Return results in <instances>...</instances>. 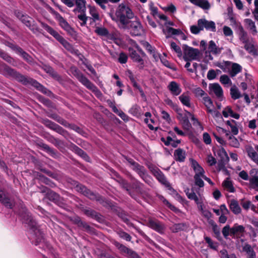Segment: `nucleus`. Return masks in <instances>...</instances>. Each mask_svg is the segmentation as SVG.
<instances>
[{
  "label": "nucleus",
  "instance_id": "1",
  "mask_svg": "<svg viewBox=\"0 0 258 258\" xmlns=\"http://www.w3.org/2000/svg\"><path fill=\"white\" fill-rule=\"evenodd\" d=\"M133 17L134 14L131 9L127 6L121 4L117 8L115 16H112V19L125 26L128 23V20Z\"/></svg>",
  "mask_w": 258,
  "mask_h": 258
},
{
  "label": "nucleus",
  "instance_id": "2",
  "mask_svg": "<svg viewBox=\"0 0 258 258\" xmlns=\"http://www.w3.org/2000/svg\"><path fill=\"white\" fill-rule=\"evenodd\" d=\"M23 217L24 218L25 222L26 223L28 224L32 230L31 239L32 242L35 241V244H38L41 241L43 238L41 232L37 228L36 222L34 220L33 218L29 213H25Z\"/></svg>",
  "mask_w": 258,
  "mask_h": 258
},
{
  "label": "nucleus",
  "instance_id": "3",
  "mask_svg": "<svg viewBox=\"0 0 258 258\" xmlns=\"http://www.w3.org/2000/svg\"><path fill=\"white\" fill-rule=\"evenodd\" d=\"M186 195L189 199L194 200L199 210L203 216L207 219H209L211 217V213L205 209L204 204L205 198L203 196L200 194L197 196L194 191H189V189L186 192Z\"/></svg>",
  "mask_w": 258,
  "mask_h": 258
},
{
  "label": "nucleus",
  "instance_id": "4",
  "mask_svg": "<svg viewBox=\"0 0 258 258\" xmlns=\"http://www.w3.org/2000/svg\"><path fill=\"white\" fill-rule=\"evenodd\" d=\"M190 162L191 167L194 169L195 175L194 176V179L196 185L199 187H203L204 183L203 180L205 176V171L203 167L195 160L190 159Z\"/></svg>",
  "mask_w": 258,
  "mask_h": 258
},
{
  "label": "nucleus",
  "instance_id": "5",
  "mask_svg": "<svg viewBox=\"0 0 258 258\" xmlns=\"http://www.w3.org/2000/svg\"><path fill=\"white\" fill-rule=\"evenodd\" d=\"M222 233L225 238L229 236L234 238H239L242 235V226L235 224L231 228L229 225H227L223 228Z\"/></svg>",
  "mask_w": 258,
  "mask_h": 258
},
{
  "label": "nucleus",
  "instance_id": "6",
  "mask_svg": "<svg viewBox=\"0 0 258 258\" xmlns=\"http://www.w3.org/2000/svg\"><path fill=\"white\" fill-rule=\"evenodd\" d=\"M214 151L215 155L220 158L217 164V169L219 171L223 170L227 173V171L225 168V165L228 162L229 158L225 150L221 147L217 150H214Z\"/></svg>",
  "mask_w": 258,
  "mask_h": 258
},
{
  "label": "nucleus",
  "instance_id": "7",
  "mask_svg": "<svg viewBox=\"0 0 258 258\" xmlns=\"http://www.w3.org/2000/svg\"><path fill=\"white\" fill-rule=\"evenodd\" d=\"M183 58L185 61L198 60L200 58L201 53L200 51L196 48L183 45Z\"/></svg>",
  "mask_w": 258,
  "mask_h": 258
},
{
  "label": "nucleus",
  "instance_id": "8",
  "mask_svg": "<svg viewBox=\"0 0 258 258\" xmlns=\"http://www.w3.org/2000/svg\"><path fill=\"white\" fill-rule=\"evenodd\" d=\"M44 28L56 40H57L66 49L69 50H71L72 46L70 44L56 31L47 25L44 26Z\"/></svg>",
  "mask_w": 258,
  "mask_h": 258
},
{
  "label": "nucleus",
  "instance_id": "9",
  "mask_svg": "<svg viewBox=\"0 0 258 258\" xmlns=\"http://www.w3.org/2000/svg\"><path fill=\"white\" fill-rule=\"evenodd\" d=\"M221 51V49L218 47L216 43L213 40H211L209 43L208 50L205 52L206 59L207 61L212 60L213 57L211 56L210 53L213 54H218Z\"/></svg>",
  "mask_w": 258,
  "mask_h": 258
},
{
  "label": "nucleus",
  "instance_id": "10",
  "mask_svg": "<svg viewBox=\"0 0 258 258\" xmlns=\"http://www.w3.org/2000/svg\"><path fill=\"white\" fill-rule=\"evenodd\" d=\"M209 94L215 95L217 98L222 100L223 98V92L221 87L217 83L210 84L209 86Z\"/></svg>",
  "mask_w": 258,
  "mask_h": 258
},
{
  "label": "nucleus",
  "instance_id": "11",
  "mask_svg": "<svg viewBox=\"0 0 258 258\" xmlns=\"http://www.w3.org/2000/svg\"><path fill=\"white\" fill-rule=\"evenodd\" d=\"M130 30L131 33L135 35H141L144 33V29L140 23L138 21H130Z\"/></svg>",
  "mask_w": 258,
  "mask_h": 258
},
{
  "label": "nucleus",
  "instance_id": "12",
  "mask_svg": "<svg viewBox=\"0 0 258 258\" xmlns=\"http://www.w3.org/2000/svg\"><path fill=\"white\" fill-rule=\"evenodd\" d=\"M243 42L244 43V49L248 53L253 56L257 55V48L255 42L252 38L248 39Z\"/></svg>",
  "mask_w": 258,
  "mask_h": 258
},
{
  "label": "nucleus",
  "instance_id": "13",
  "mask_svg": "<svg viewBox=\"0 0 258 258\" xmlns=\"http://www.w3.org/2000/svg\"><path fill=\"white\" fill-rule=\"evenodd\" d=\"M203 103L205 105L207 111L208 113H210L213 116H217L218 114V112L214 109V107L212 101L210 98L208 96H204L202 98Z\"/></svg>",
  "mask_w": 258,
  "mask_h": 258
},
{
  "label": "nucleus",
  "instance_id": "14",
  "mask_svg": "<svg viewBox=\"0 0 258 258\" xmlns=\"http://www.w3.org/2000/svg\"><path fill=\"white\" fill-rule=\"evenodd\" d=\"M128 50L131 58L134 61L139 63V67L140 68H143L144 67V61L142 57L145 56V54L144 55H142L141 53L139 54L135 50L131 47L128 48Z\"/></svg>",
  "mask_w": 258,
  "mask_h": 258
},
{
  "label": "nucleus",
  "instance_id": "15",
  "mask_svg": "<svg viewBox=\"0 0 258 258\" xmlns=\"http://www.w3.org/2000/svg\"><path fill=\"white\" fill-rule=\"evenodd\" d=\"M149 168L161 183L165 184V185H168V183L167 182L165 176L158 168L153 165H150Z\"/></svg>",
  "mask_w": 258,
  "mask_h": 258
},
{
  "label": "nucleus",
  "instance_id": "16",
  "mask_svg": "<svg viewBox=\"0 0 258 258\" xmlns=\"http://www.w3.org/2000/svg\"><path fill=\"white\" fill-rule=\"evenodd\" d=\"M198 25L201 30L204 28L212 31H215L216 30L215 23L213 21H207L205 19L199 20Z\"/></svg>",
  "mask_w": 258,
  "mask_h": 258
},
{
  "label": "nucleus",
  "instance_id": "17",
  "mask_svg": "<svg viewBox=\"0 0 258 258\" xmlns=\"http://www.w3.org/2000/svg\"><path fill=\"white\" fill-rule=\"evenodd\" d=\"M182 104L188 108H193L194 106L191 101V97L188 92L182 93L178 97Z\"/></svg>",
  "mask_w": 258,
  "mask_h": 258
},
{
  "label": "nucleus",
  "instance_id": "18",
  "mask_svg": "<svg viewBox=\"0 0 258 258\" xmlns=\"http://www.w3.org/2000/svg\"><path fill=\"white\" fill-rule=\"evenodd\" d=\"M79 80L84 85L94 92L97 96H99L101 94L100 91H98L97 88L86 77L84 76H80Z\"/></svg>",
  "mask_w": 258,
  "mask_h": 258
},
{
  "label": "nucleus",
  "instance_id": "19",
  "mask_svg": "<svg viewBox=\"0 0 258 258\" xmlns=\"http://www.w3.org/2000/svg\"><path fill=\"white\" fill-rule=\"evenodd\" d=\"M56 18L60 27L70 34L73 35L74 31L68 23L59 14L56 15Z\"/></svg>",
  "mask_w": 258,
  "mask_h": 258
},
{
  "label": "nucleus",
  "instance_id": "20",
  "mask_svg": "<svg viewBox=\"0 0 258 258\" xmlns=\"http://www.w3.org/2000/svg\"><path fill=\"white\" fill-rule=\"evenodd\" d=\"M222 114L225 117L230 116L235 119H238L240 117V113L237 111H234L230 106L225 107L223 110Z\"/></svg>",
  "mask_w": 258,
  "mask_h": 258
},
{
  "label": "nucleus",
  "instance_id": "21",
  "mask_svg": "<svg viewBox=\"0 0 258 258\" xmlns=\"http://www.w3.org/2000/svg\"><path fill=\"white\" fill-rule=\"evenodd\" d=\"M168 89L171 92V94L175 96H177L181 92V89L179 84L174 81L171 82L168 86Z\"/></svg>",
  "mask_w": 258,
  "mask_h": 258
},
{
  "label": "nucleus",
  "instance_id": "22",
  "mask_svg": "<svg viewBox=\"0 0 258 258\" xmlns=\"http://www.w3.org/2000/svg\"><path fill=\"white\" fill-rule=\"evenodd\" d=\"M244 22L245 27L250 31L252 35H256L257 32L254 22L249 19H245Z\"/></svg>",
  "mask_w": 258,
  "mask_h": 258
},
{
  "label": "nucleus",
  "instance_id": "23",
  "mask_svg": "<svg viewBox=\"0 0 258 258\" xmlns=\"http://www.w3.org/2000/svg\"><path fill=\"white\" fill-rule=\"evenodd\" d=\"M243 251L245 252L246 258H256V254L253 248L248 244H245L243 246Z\"/></svg>",
  "mask_w": 258,
  "mask_h": 258
},
{
  "label": "nucleus",
  "instance_id": "24",
  "mask_svg": "<svg viewBox=\"0 0 258 258\" xmlns=\"http://www.w3.org/2000/svg\"><path fill=\"white\" fill-rule=\"evenodd\" d=\"M177 118L179 120L180 122L183 121V120H186L189 118V117H191L192 114L187 111H182L181 109H177Z\"/></svg>",
  "mask_w": 258,
  "mask_h": 258
},
{
  "label": "nucleus",
  "instance_id": "25",
  "mask_svg": "<svg viewBox=\"0 0 258 258\" xmlns=\"http://www.w3.org/2000/svg\"><path fill=\"white\" fill-rule=\"evenodd\" d=\"M190 3L195 5L199 6L204 10H209L210 8V4L207 0H189Z\"/></svg>",
  "mask_w": 258,
  "mask_h": 258
},
{
  "label": "nucleus",
  "instance_id": "26",
  "mask_svg": "<svg viewBox=\"0 0 258 258\" xmlns=\"http://www.w3.org/2000/svg\"><path fill=\"white\" fill-rule=\"evenodd\" d=\"M0 201L7 207L12 208L13 207V203L6 196L5 192L0 189Z\"/></svg>",
  "mask_w": 258,
  "mask_h": 258
},
{
  "label": "nucleus",
  "instance_id": "27",
  "mask_svg": "<svg viewBox=\"0 0 258 258\" xmlns=\"http://www.w3.org/2000/svg\"><path fill=\"white\" fill-rule=\"evenodd\" d=\"M89 12L92 17V19L94 22H96L100 20L98 11L95 6H89Z\"/></svg>",
  "mask_w": 258,
  "mask_h": 258
},
{
  "label": "nucleus",
  "instance_id": "28",
  "mask_svg": "<svg viewBox=\"0 0 258 258\" xmlns=\"http://www.w3.org/2000/svg\"><path fill=\"white\" fill-rule=\"evenodd\" d=\"M161 140L162 142H163L165 144V145H171L173 147H176L178 146V145L180 143V140H175L169 136L167 137L166 138L162 137L161 139Z\"/></svg>",
  "mask_w": 258,
  "mask_h": 258
},
{
  "label": "nucleus",
  "instance_id": "29",
  "mask_svg": "<svg viewBox=\"0 0 258 258\" xmlns=\"http://www.w3.org/2000/svg\"><path fill=\"white\" fill-rule=\"evenodd\" d=\"M161 140L162 142H163L165 144V145H171L173 147H176L178 146V145L180 143V140H175L169 136L167 137L166 138L162 137L161 139Z\"/></svg>",
  "mask_w": 258,
  "mask_h": 258
},
{
  "label": "nucleus",
  "instance_id": "30",
  "mask_svg": "<svg viewBox=\"0 0 258 258\" xmlns=\"http://www.w3.org/2000/svg\"><path fill=\"white\" fill-rule=\"evenodd\" d=\"M163 33L166 35L167 37L172 35H178L181 32L180 29H176L171 27H166L163 29Z\"/></svg>",
  "mask_w": 258,
  "mask_h": 258
},
{
  "label": "nucleus",
  "instance_id": "31",
  "mask_svg": "<svg viewBox=\"0 0 258 258\" xmlns=\"http://www.w3.org/2000/svg\"><path fill=\"white\" fill-rule=\"evenodd\" d=\"M127 160L133 169L138 172L139 174L144 173V169L143 167L136 163L132 159H128Z\"/></svg>",
  "mask_w": 258,
  "mask_h": 258
},
{
  "label": "nucleus",
  "instance_id": "32",
  "mask_svg": "<svg viewBox=\"0 0 258 258\" xmlns=\"http://www.w3.org/2000/svg\"><path fill=\"white\" fill-rule=\"evenodd\" d=\"M245 82L243 83V90H245L248 87H253L254 84V81L251 75L246 73L245 74Z\"/></svg>",
  "mask_w": 258,
  "mask_h": 258
},
{
  "label": "nucleus",
  "instance_id": "33",
  "mask_svg": "<svg viewBox=\"0 0 258 258\" xmlns=\"http://www.w3.org/2000/svg\"><path fill=\"white\" fill-rule=\"evenodd\" d=\"M222 186L227 191L230 192H234V187H233L232 182L231 180H230L229 178H227L223 182Z\"/></svg>",
  "mask_w": 258,
  "mask_h": 258
},
{
  "label": "nucleus",
  "instance_id": "34",
  "mask_svg": "<svg viewBox=\"0 0 258 258\" xmlns=\"http://www.w3.org/2000/svg\"><path fill=\"white\" fill-rule=\"evenodd\" d=\"M174 156L176 160L182 162L185 159V153L183 150L181 149H177L175 151Z\"/></svg>",
  "mask_w": 258,
  "mask_h": 258
},
{
  "label": "nucleus",
  "instance_id": "35",
  "mask_svg": "<svg viewBox=\"0 0 258 258\" xmlns=\"http://www.w3.org/2000/svg\"><path fill=\"white\" fill-rule=\"evenodd\" d=\"M77 188L78 190L80 191L81 192H82L83 194L88 197L90 199H94L95 197L93 193L91 192L90 191L88 190L85 186L82 185H77Z\"/></svg>",
  "mask_w": 258,
  "mask_h": 258
},
{
  "label": "nucleus",
  "instance_id": "36",
  "mask_svg": "<svg viewBox=\"0 0 258 258\" xmlns=\"http://www.w3.org/2000/svg\"><path fill=\"white\" fill-rule=\"evenodd\" d=\"M231 210L235 214H238L240 212V208L236 201L232 200L229 204Z\"/></svg>",
  "mask_w": 258,
  "mask_h": 258
},
{
  "label": "nucleus",
  "instance_id": "37",
  "mask_svg": "<svg viewBox=\"0 0 258 258\" xmlns=\"http://www.w3.org/2000/svg\"><path fill=\"white\" fill-rule=\"evenodd\" d=\"M110 107L112 108L113 111L116 113L118 116H119L122 118V119L125 121H128V117L124 112H123L121 110H118L113 104H111Z\"/></svg>",
  "mask_w": 258,
  "mask_h": 258
},
{
  "label": "nucleus",
  "instance_id": "38",
  "mask_svg": "<svg viewBox=\"0 0 258 258\" xmlns=\"http://www.w3.org/2000/svg\"><path fill=\"white\" fill-rule=\"evenodd\" d=\"M230 71L228 72L232 76H234L240 71V66L237 63L230 62Z\"/></svg>",
  "mask_w": 258,
  "mask_h": 258
},
{
  "label": "nucleus",
  "instance_id": "39",
  "mask_svg": "<svg viewBox=\"0 0 258 258\" xmlns=\"http://www.w3.org/2000/svg\"><path fill=\"white\" fill-rule=\"evenodd\" d=\"M145 118L144 119V122L148 125V127L151 130H153L155 128L152 123L154 124V121L151 118V114L150 112H146L145 114Z\"/></svg>",
  "mask_w": 258,
  "mask_h": 258
},
{
  "label": "nucleus",
  "instance_id": "40",
  "mask_svg": "<svg viewBox=\"0 0 258 258\" xmlns=\"http://www.w3.org/2000/svg\"><path fill=\"white\" fill-rule=\"evenodd\" d=\"M226 124L230 127L231 132L233 135H237L238 134V130L235 121L233 120H228L226 122Z\"/></svg>",
  "mask_w": 258,
  "mask_h": 258
},
{
  "label": "nucleus",
  "instance_id": "41",
  "mask_svg": "<svg viewBox=\"0 0 258 258\" xmlns=\"http://www.w3.org/2000/svg\"><path fill=\"white\" fill-rule=\"evenodd\" d=\"M126 75L129 78L131 81L133 83V85L134 87L136 88L137 89H139L141 93H142V90L140 88V86L138 85V84L136 82L135 78L134 77V75L132 73V72L128 70L126 72Z\"/></svg>",
  "mask_w": 258,
  "mask_h": 258
},
{
  "label": "nucleus",
  "instance_id": "42",
  "mask_svg": "<svg viewBox=\"0 0 258 258\" xmlns=\"http://www.w3.org/2000/svg\"><path fill=\"white\" fill-rule=\"evenodd\" d=\"M148 225L149 227L158 232H161L162 230V226L159 223L156 221L150 220Z\"/></svg>",
  "mask_w": 258,
  "mask_h": 258
},
{
  "label": "nucleus",
  "instance_id": "43",
  "mask_svg": "<svg viewBox=\"0 0 258 258\" xmlns=\"http://www.w3.org/2000/svg\"><path fill=\"white\" fill-rule=\"evenodd\" d=\"M170 47L172 51H174L178 57L182 56V51L180 47L175 42H172L170 43Z\"/></svg>",
  "mask_w": 258,
  "mask_h": 258
},
{
  "label": "nucleus",
  "instance_id": "44",
  "mask_svg": "<svg viewBox=\"0 0 258 258\" xmlns=\"http://www.w3.org/2000/svg\"><path fill=\"white\" fill-rule=\"evenodd\" d=\"M95 32L99 35L106 36L108 34V30L104 27H96Z\"/></svg>",
  "mask_w": 258,
  "mask_h": 258
},
{
  "label": "nucleus",
  "instance_id": "45",
  "mask_svg": "<svg viewBox=\"0 0 258 258\" xmlns=\"http://www.w3.org/2000/svg\"><path fill=\"white\" fill-rule=\"evenodd\" d=\"M206 163L210 166H213L215 165L217 163L216 158L213 157L211 154H208L206 158Z\"/></svg>",
  "mask_w": 258,
  "mask_h": 258
},
{
  "label": "nucleus",
  "instance_id": "46",
  "mask_svg": "<svg viewBox=\"0 0 258 258\" xmlns=\"http://www.w3.org/2000/svg\"><path fill=\"white\" fill-rule=\"evenodd\" d=\"M230 61H224L220 63L218 66L224 72L228 73L230 71Z\"/></svg>",
  "mask_w": 258,
  "mask_h": 258
},
{
  "label": "nucleus",
  "instance_id": "47",
  "mask_svg": "<svg viewBox=\"0 0 258 258\" xmlns=\"http://www.w3.org/2000/svg\"><path fill=\"white\" fill-rule=\"evenodd\" d=\"M249 180L250 186L258 191V177H250Z\"/></svg>",
  "mask_w": 258,
  "mask_h": 258
},
{
  "label": "nucleus",
  "instance_id": "48",
  "mask_svg": "<svg viewBox=\"0 0 258 258\" xmlns=\"http://www.w3.org/2000/svg\"><path fill=\"white\" fill-rule=\"evenodd\" d=\"M31 83L32 85L34 87H36L38 90H40V91L42 92L45 94L47 93V90L37 81L34 80H32Z\"/></svg>",
  "mask_w": 258,
  "mask_h": 258
},
{
  "label": "nucleus",
  "instance_id": "49",
  "mask_svg": "<svg viewBox=\"0 0 258 258\" xmlns=\"http://www.w3.org/2000/svg\"><path fill=\"white\" fill-rule=\"evenodd\" d=\"M228 143L230 146L234 147H238L239 145V143L237 139L232 136H229Z\"/></svg>",
  "mask_w": 258,
  "mask_h": 258
},
{
  "label": "nucleus",
  "instance_id": "50",
  "mask_svg": "<svg viewBox=\"0 0 258 258\" xmlns=\"http://www.w3.org/2000/svg\"><path fill=\"white\" fill-rule=\"evenodd\" d=\"M75 3L80 11H83L85 9L86 1L85 0H75Z\"/></svg>",
  "mask_w": 258,
  "mask_h": 258
},
{
  "label": "nucleus",
  "instance_id": "51",
  "mask_svg": "<svg viewBox=\"0 0 258 258\" xmlns=\"http://www.w3.org/2000/svg\"><path fill=\"white\" fill-rule=\"evenodd\" d=\"M130 45H131L129 48H132L133 49L136 48L142 55L145 54V53L142 51V50L140 48V47L138 45L135 41L134 40H131L129 41Z\"/></svg>",
  "mask_w": 258,
  "mask_h": 258
},
{
  "label": "nucleus",
  "instance_id": "52",
  "mask_svg": "<svg viewBox=\"0 0 258 258\" xmlns=\"http://www.w3.org/2000/svg\"><path fill=\"white\" fill-rule=\"evenodd\" d=\"M21 21L27 26L30 27L32 19L26 15H22L20 18Z\"/></svg>",
  "mask_w": 258,
  "mask_h": 258
},
{
  "label": "nucleus",
  "instance_id": "53",
  "mask_svg": "<svg viewBox=\"0 0 258 258\" xmlns=\"http://www.w3.org/2000/svg\"><path fill=\"white\" fill-rule=\"evenodd\" d=\"M230 94L232 98L236 99L240 97V93L236 87H233L230 89Z\"/></svg>",
  "mask_w": 258,
  "mask_h": 258
},
{
  "label": "nucleus",
  "instance_id": "54",
  "mask_svg": "<svg viewBox=\"0 0 258 258\" xmlns=\"http://www.w3.org/2000/svg\"><path fill=\"white\" fill-rule=\"evenodd\" d=\"M205 241L207 243H208L209 246L214 249H216L218 247V244L216 242H213L210 237H205Z\"/></svg>",
  "mask_w": 258,
  "mask_h": 258
},
{
  "label": "nucleus",
  "instance_id": "55",
  "mask_svg": "<svg viewBox=\"0 0 258 258\" xmlns=\"http://www.w3.org/2000/svg\"><path fill=\"white\" fill-rule=\"evenodd\" d=\"M149 8L151 10V13L153 16V17L155 18H157V15H158V9L157 7L154 6V4L152 3H150L149 4Z\"/></svg>",
  "mask_w": 258,
  "mask_h": 258
},
{
  "label": "nucleus",
  "instance_id": "56",
  "mask_svg": "<svg viewBox=\"0 0 258 258\" xmlns=\"http://www.w3.org/2000/svg\"><path fill=\"white\" fill-rule=\"evenodd\" d=\"M79 20V22L82 26H85L86 24V21L88 17L84 14H81L78 16Z\"/></svg>",
  "mask_w": 258,
  "mask_h": 258
},
{
  "label": "nucleus",
  "instance_id": "57",
  "mask_svg": "<svg viewBox=\"0 0 258 258\" xmlns=\"http://www.w3.org/2000/svg\"><path fill=\"white\" fill-rule=\"evenodd\" d=\"M243 208L246 210L251 209L252 210L255 211L256 209V207L252 204L250 201H245L243 202Z\"/></svg>",
  "mask_w": 258,
  "mask_h": 258
},
{
  "label": "nucleus",
  "instance_id": "58",
  "mask_svg": "<svg viewBox=\"0 0 258 258\" xmlns=\"http://www.w3.org/2000/svg\"><path fill=\"white\" fill-rule=\"evenodd\" d=\"M182 125L183 128L186 131H189L191 128V124L189 121V119L183 120V121L180 122Z\"/></svg>",
  "mask_w": 258,
  "mask_h": 258
},
{
  "label": "nucleus",
  "instance_id": "59",
  "mask_svg": "<svg viewBox=\"0 0 258 258\" xmlns=\"http://www.w3.org/2000/svg\"><path fill=\"white\" fill-rule=\"evenodd\" d=\"M195 94L197 97H202L204 98V96H207V95L206 93L200 88H197L195 90Z\"/></svg>",
  "mask_w": 258,
  "mask_h": 258
},
{
  "label": "nucleus",
  "instance_id": "60",
  "mask_svg": "<svg viewBox=\"0 0 258 258\" xmlns=\"http://www.w3.org/2000/svg\"><path fill=\"white\" fill-rule=\"evenodd\" d=\"M220 256L221 258H236L234 254H228L225 249H223L220 251Z\"/></svg>",
  "mask_w": 258,
  "mask_h": 258
},
{
  "label": "nucleus",
  "instance_id": "61",
  "mask_svg": "<svg viewBox=\"0 0 258 258\" xmlns=\"http://www.w3.org/2000/svg\"><path fill=\"white\" fill-rule=\"evenodd\" d=\"M127 56L123 52H121L119 55L118 61L121 63H125L127 60Z\"/></svg>",
  "mask_w": 258,
  "mask_h": 258
},
{
  "label": "nucleus",
  "instance_id": "62",
  "mask_svg": "<svg viewBox=\"0 0 258 258\" xmlns=\"http://www.w3.org/2000/svg\"><path fill=\"white\" fill-rule=\"evenodd\" d=\"M164 56H161L160 58V60L162 64L166 67L167 68L172 69V64L166 59L165 58V54L164 53Z\"/></svg>",
  "mask_w": 258,
  "mask_h": 258
},
{
  "label": "nucleus",
  "instance_id": "63",
  "mask_svg": "<svg viewBox=\"0 0 258 258\" xmlns=\"http://www.w3.org/2000/svg\"><path fill=\"white\" fill-rule=\"evenodd\" d=\"M220 82L224 85H229L231 83V80L227 75H222L220 77Z\"/></svg>",
  "mask_w": 258,
  "mask_h": 258
},
{
  "label": "nucleus",
  "instance_id": "64",
  "mask_svg": "<svg viewBox=\"0 0 258 258\" xmlns=\"http://www.w3.org/2000/svg\"><path fill=\"white\" fill-rule=\"evenodd\" d=\"M141 44L149 52H152L154 49V48L148 42L143 41L141 42Z\"/></svg>",
  "mask_w": 258,
  "mask_h": 258
}]
</instances>
